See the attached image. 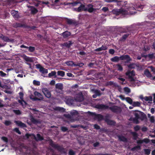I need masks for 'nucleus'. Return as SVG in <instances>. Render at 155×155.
Wrapping results in <instances>:
<instances>
[{
  "mask_svg": "<svg viewBox=\"0 0 155 155\" xmlns=\"http://www.w3.org/2000/svg\"><path fill=\"white\" fill-rule=\"evenodd\" d=\"M49 144L53 148L57 150L61 153L66 154L67 152L65 148L63 147L62 146H60L58 144H55L52 140H49Z\"/></svg>",
  "mask_w": 155,
  "mask_h": 155,
  "instance_id": "nucleus-1",
  "label": "nucleus"
},
{
  "mask_svg": "<svg viewBox=\"0 0 155 155\" xmlns=\"http://www.w3.org/2000/svg\"><path fill=\"white\" fill-rule=\"evenodd\" d=\"M127 60L126 63H128L131 61V59L128 55H124L119 57L115 56L110 59L111 61L113 62H118L120 60Z\"/></svg>",
  "mask_w": 155,
  "mask_h": 155,
  "instance_id": "nucleus-2",
  "label": "nucleus"
},
{
  "mask_svg": "<svg viewBox=\"0 0 155 155\" xmlns=\"http://www.w3.org/2000/svg\"><path fill=\"white\" fill-rule=\"evenodd\" d=\"M69 4H71L72 6H78L79 7L77 8V10L78 12H80L83 11H86L87 9V8H85V5L79 2H76L69 3Z\"/></svg>",
  "mask_w": 155,
  "mask_h": 155,
  "instance_id": "nucleus-3",
  "label": "nucleus"
},
{
  "mask_svg": "<svg viewBox=\"0 0 155 155\" xmlns=\"http://www.w3.org/2000/svg\"><path fill=\"white\" fill-rule=\"evenodd\" d=\"M25 136L28 138L30 137H32L36 141H41L44 140L43 137H42L39 134H37V137L35 135L33 134H25Z\"/></svg>",
  "mask_w": 155,
  "mask_h": 155,
  "instance_id": "nucleus-4",
  "label": "nucleus"
},
{
  "mask_svg": "<svg viewBox=\"0 0 155 155\" xmlns=\"http://www.w3.org/2000/svg\"><path fill=\"white\" fill-rule=\"evenodd\" d=\"M114 14L117 15L120 14L124 15L127 14V12L125 10L121 8L119 9H114L113 11Z\"/></svg>",
  "mask_w": 155,
  "mask_h": 155,
  "instance_id": "nucleus-5",
  "label": "nucleus"
},
{
  "mask_svg": "<svg viewBox=\"0 0 155 155\" xmlns=\"http://www.w3.org/2000/svg\"><path fill=\"white\" fill-rule=\"evenodd\" d=\"M109 117V115L105 116L104 117V120L108 125L111 126L115 125L116 123V122L114 120H110Z\"/></svg>",
  "mask_w": 155,
  "mask_h": 155,
  "instance_id": "nucleus-6",
  "label": "nucleus"
},
{
  "mask_svg": "<svg viewBox=\"0 0 155 155\" xmlns=\"http://www.w3.org/2000/svg\"><path fill=\"white\" fill-rule=\"evenodd\" d=\"M55 91L58 93L60 94L62 93L63 86V84L61 83H58L55 84Z\"/></svg>",
  "mask_w": 155,
  "mask_h": 155,
  "instance_id": "nucleus-7",
  "label": "nucleus"
},
{
  "mask_svg": "<svg viewBox=\"0 0 155 155\" xmlns=\"http://www.w3.org/2000/svg\"><path fill=\"white\" fill-rule=\"evenodd\" d=\"M109 109L112 112L117 114L120 113L121 111L120 107L115 106L109 107Z\"/></svg>",
  "mask_w": 155,
  "mask_h": 155,
  "instance_id": "nucleus-8",
  "label": "nucleus"
},
{
  "mask_svg": "<svg viewBox=\"0 0 155 155\" xmlns=\"http://www.w3.org/2000/svg\"><path fill=\"white\" fill-rule=\"evenodd\" d=\"M139 113H134L135 116V117L143 120L146 117L145 114L143 112H139Z\"/></svg>",
  "mask_w": 155,
  "mask_h": 155,
  "instance_id": "nucleus-9",
  "label": "nucleus"
},
{
  "mask_svg": "<svg viewBox=\"0 0 155 155\" xmlns=\"http://www.w3.org/2000/svg\"><path fill=\"white\" fill-rule=\"evenodd\" d=\"M34 94L35 96H37L38 98L35 97L34 99L35 100L41 101L43 99V95L37 91H35L34 93Z\"/></svg>",
  "mask_w": 155,
  "mask_h": 155,
  "instance_id": "nucleus-10",
  "label": "nucleus"
},
{
  "mask_svg": "<svg viewBox=\"0 0 155 155\" xmlns=\"http://www.w3.org/2000/svg\"><path fill=\"white\" fill-rule=\"evenodd\" d=\"M42 92L45 96L48 98H50L51 96V94L50 91L46 88L42 89Z\"/></svg>",
  "mask_w": 155,
  "mask_h": 155,
  "instance_id": "nucleus-11",
  "label": "nucleus"
},
{
  "mask_svg": "<svg viewBox=\"0 0 155 155\" xmlns=\"http://www.w3.org/2000/svg\"><path fill=\"white\" fill-rule=\"evenodd\" d=\"M75 100L77 101L81 102L84 100V97L82 93H79L76 96Z\"/></svg>",
  "mask_w": 155,
  "mask_h": 155,
  "instance_id": "nucleus-12",
  "label": "nucleus"
},
{
  "mask_svg": "<svg viewBox=\"0 0 155 155\" xmlns=\"http://www.w3.org/2000/svg\"><path fill=\"white\" fill-rule=\"evenodd\" d=\"M0 39L6 42H12V40L10 39L8 37L4 36L2 34H0Z\"/></svg>",
  "mask_w": 155,
  "mask_h": 155,
  "instance_id": "nucleus-13",
  "label": "nucleus"
},
{
  "mask_svg": "<svg viewBox=\"0 0 155 155\" xmlns=\"http://www.w3.org/2000/svg\"><path fill=\"white\" fill-rule=\"evenodd\" d=\"M67 23L69 25H76L78 24L77 22L75 20L70 19L66 18V20Z\"/></svg>",
  "mask_w": 155,
  "mask_h": 155,
  "instance_id": "nucleus-14",
  "label": "nucleus"
},
{
  "mask_svg": "<svg viewBox=\"0 0 155 155\" xmlns=\"http://www.w3.org/2000/svg\"><path fill=\"white\" fill-rule=\"evenodd\" d=\"M87 6L88 8H87L86 11H87L89 13H91L95 11L96 9L93 8V5L92 4H89Z\"/></svg>",
  "mask_w": 155,
  "mask_h": 155,
  "instance_id": "nucleus-15",
  "label": "nucleus"
},
{
  "mask_svg": "<svg viewBox=\"0 0 155 155\" xmlns=\"http://www.w3.org/2000/svg\"><path fill=\"white\" fill-rule=\"evenodd\" d=\"M11 13L15 18L18 19L20 17L18 11L12 10L11 11Z\"/></svg>",
  "mask_w": 155,
  "mask_h": 155,
  "instance_id": "nucleus-16",
  "label": "nucleus"
},
{
  "mask_svg": "<svg viewBox=\"0 0 155 155\" xmlns=\"http://www.w3.org/2000/svg\"><path fill=\"white\" fill-rule=\"evenodd\" d=\"M15 123L18 126H19L21 128L27 127V126L25 124L22 123L21 121L20 120L15 121Z\"/></svg>",
  "mask_w": 155,
  "mask_h": 155,
  "instance_id": "nucleus-17",
  "label": "nucleus"
},
{
  "mask_svg": "<svg viewBox=\"0 0 155 155\" xmlns=\"http://www.w3.org/2000/svg\"><path fill=\"white\" fill-rule=\"evenodd\" d=\"M13 27L15 28H26V26L25 24H22L20 23L16 22L13 24Z\"/></svg>",
  "mask_w": 155,
  "mask_h": 155,
  "instance_id": "nucleus-18",
  "label": "nucleus"
},
{
  "mask_svg": "<svg viewBox=\"0 0 155 155\" xmlns=\"http://www.w3.org/2000/svg\"><path fill=\"white\" fill-rule=\"evenodd\" d=\"M150 141V140L148 139L145 138L143 140H137V143L138 144H142L143 142L147 143Z\"/></svg>",
  "mask_w": 155,
  "mask_h": 155,
  "instance_id": "nucleus-19",
  "label": "nucleus"
},
{
  "mask_svg": "<svg viewBox=\"0 0 155 155\" xmlns=\"http://www.w3.org/2000/svg\"><path fill=\"white\" fill-rule=\"evenodd\" d=\"M23 59L26 62H33V59L32 58L28 57L25 55L23 56Z\"/></svg>",
  "mask_w": 155,
  "mask_h": 155,
  "instance_id": "nucleus-20",
  "label": "nucleus"
},
{
  "mask_svg": "<svg viewBox=\"0 0 155 155\" xmlns=\"http://www.w3.org/2000/svg\"><path fill=\"white\" fill-rule=\"evenodd\" d=\"M96 107L99 109H107L108 108V106L103 104H100L97 105Z\"/></svg>",
  "mask_w": 155,
  "mask_h": 155,
  "instance_id": "nucleus-21",
  "label": "nucleus"
},
{
  "mask_svg": "<svg viewBox=\"0 0 155 155\" xmlns=\"http://www.w3.org/2000/svg\"><path fill=\"white\" fill-rule=\"evenodd\" d=\"M74 43L71 41H69L67 42H65L62 45L63 46L66 47L67 48H69Z\"/></svg>",
  "mask_w": 155,
  "mask_h": 155,
  "instance_id": "nucleus-22",
  "label": "nucleus"
},
{
  "mask_svg": "<svg viewBox=\"0 0 155 155\" xmlns=\"http://www.w3.org/2000/svg\"><path fill=\"white\" fill-rule=\"evenodd\" d=\"M71 35V33L67 31L64 32L61 34V35H62L64 38H66Z\"/></svg>",
  "mask_w": 155,
  "mask_h": 155,
  "instance_id": "nucleus-23",
  "label": "nucleus"
},
{
  "mask_svg": "<svg viewBox=\"0 0 155 155\" xmlns=\"http://www.w3.org/2000/svg\"><path fill=\"white\" fill-rule=\"evenodd\" d=\"M119 140L120 141H123L124 142H126L127 141V139L125 137L121 136L118 135L117 136Z\"/></svg>",
  "mask_w": 155,
  "mask_h": 155,
  "instance_id": "nucleus-24",
  "label": "nucleus"
},
{
  "mask_svg": "<svg viewBox=\"0 0 155 155\" xmlns=\"http://www.w3.org/2000/svg\"><path fill=\"white\" fill-rule=\"evenodd\" d=\"M68 66H80L79 64H75L74 62L72 61H67L65 63Z\"/></svg>",
  "mask_w": 155,
  "mask_h": 155,
  "instance_id": "nucleus-25",
  "label": "nucleus"
},
{
  "mask_svg": "<svg viewBox=\"0 0 155 155\" xmlns=\"http://www.w3.org/2000/svg\"><path fill=\"white\" fill-rule=\"evenodd\" d=\"M30 118L31 121L34 124H37L40 123L39 120L35 119L32 116H30Z\"/></svg>",
  "mask_w": 155,
  "mask_h": 155,
  "instance_id": "nucleus-26",
  "label": "nucleus"
},
{
  "mask_svg": "<svg viewBox=\"0 0 155 155\" xmlns=\"http://www.w3.org/2000/svg\"><path fill=\"white\" fill-rule=\"evenodd\" d=\"M144 74L148 78H150L152 77V74L148 69H146L144 71Z\"/></svg>",
  "mask_w": 155,
  "mask_h": 155,
  "instance_id": "nucleus-27",
  "label": "nucleus"
},
{
  "mask_svg": "<svg viewBox=\"0 0 155 155\" xmlns=\"http://www.w3.org/2000/svg\"><path fill=\"white\" fill-rule=\"evenodd\" d=\"M95 117L99 120H104V117L101 114H97L96 115Z\"/></svg>",
  "mask_w": 155,
  "mask_h": 155,
  "instance_id": "nucleus-28",
  "label": "nucleus"
},
{
  "mask_svg": "<svg viewBox=\"0 0 155 155\" xmlns=\"http://www.w3.org/2000/svg\"><path fill=\"white\" fill-rule=\"evenodd\" d=\"M144 100L146 101H152V97L151 96H145L143 98Z\"/></svg>",
  "mask_w": 155,
  "mask_h": 155,
  "instance_id": "nucleus-29",
  "label": "nucleus"
},
{
  "mask_svg": "<svg viewBox=\"0 0 155 155\" xmlns=\"http://www.w3.org/2000/svg\"><path fill=\"white\" fill-rule=\"evenodd\" d=\"M129 34L128 33H126L122 37L120 38V41H123L125 40L126 38L129 36Z\"/></svg>",
  "mask_w": 155,
  "mask_h": 155,
  "instance_id": "nucleus-30",
  "label": "nucleus"
},
{
  "mask_svg": "<svg viewBox=\"0 0 155 155\" xmlns=\"http://www.w3.org/2000/svg\"><path fill=\"white\" fill-rule=\"evenodd\" d=\"M70 114L73 118L74 116H77L78 115V113L76 110H73L70 112Z\"/></svg>",
  "mask_w": 155,
  "mask_h": 155,
  "instance_id": "nucleus-31",
  "label": "nucleus"
},
{
  "mask_svg": "<svg viewBox=\"0 0 155 155\" xmlns=\"http://www.w3.org/2000/svg\"><path fill=\"white\" fill-rule=\"evenodd\" d=\"M40 71L43 74H47L48 73V70L47 69H45L43 67L40 69Z\"/></svg>",
  "mask_w": 155,
  "mask_h": 155,
  "instance_id": "nucleus-32",
  "label": "nucleus"
},
{
  "mask_svg": "<svg viewBox=\"0 0 155 155\" xmlns=\"http://www.w3.org/2000/svg\"><path fill=\"white\" fill-rule=\"evenodd\" d=\"M57 74L58 76L64 77L65 75V72L63 71H58L57 72Z\"/></svg>",
  "mask_w": 155,
  "mask_h": 155,
  "instance_id": "nucleus-33",
  "label": "nucleus"
},
{
  "mask_svg": "<svg viewBox=\"0 0 155 155\" xmlns=\"http://www.w3.org/2000/svg\"><path fill=\"white\" fill-rule=\"evenodd\" d=\"M56 72L55 71H52L48 74V77L51 78L52 76H54L55 77L56 76Z\"/></svg>",
  "mask_w": 155,
  "mask_h": 155,
  "instance_id": "nucleus-34",
  "label": "nucleus"
},
{
  "mask_svg": "<svg viewBox=\"0 0 155 155\" xmlns=\"http://www.w3.org/2000/svg\"><path fill=\"white\" fill-rule=\"evenodd\" d=\"M148 57L150 59H155V53L148 54Z\"/></svg>",
  "mask_w": 155,
  "mask_h": 155,
  "instance_id": "nucleus-35",
  "label": "nucleus"
},
{
  "mask_svg": "<svg viewBox=\"0 0 155 155\" xmlns=\"http://www.w3.org/2000/svg\"><path fill=\"white\" fill-rule=\"evenodd\" d=\"M27 49H28V51L31 52H34L35 50V47L32 46L28 47V48Z\"/></svg>",
  "mask_w": 155,
  "mask_h": 155,
  "instance_id": "nucleus-36",
  "label": "nucleus"
},
{
  "mask_svg": "<svg viewBox=\"0 0 155 155\" xmlns=\"http://www.w3.org/2000/svg\"><path fill=\"white\" fill-rule=\"evenodd\" d=\"M145 154L146 155H149L150 153L151 150L149 149H144Z\"/></svg>",
  "mask_w": 155,
  "mask_h": 155,
  "instance_id": "nucleus-37",
  "label": "nucleus"
},
{
  "mask_svg": "<svg viewBox=\"0 0 155 155\" xmlns=\"http://www.w3.org/2000/svg\"><path fill=\"white\" fill-rule=\"evenodd\" d=\"M38 12V10L35 8H33L31 10V13L32 14H35Z\"/></svg>",
  "mask_w": 155,
  "mask_h": 155,
  "instance_id": "nucleus-38",
  "label": "nucleus"
},
{
  "mask_svg": "<svg viewBox=\"0 0 155 155\" xmlns=\"http://www.w3.org/2000/svg\"><path fill=\"white\" fill-rule=\"evenodd\" d=\"M132 134L133 136V139L136 140L138 137V134L135 132H133L132 133Z\"/></svg>",
  "mask_w": 155,
  "mask_h": 155,
  "instance_id": "nucleus-39",
  "label": "nucleus"
},
{
  "mask_svg": "<svg viewBox=\"0 0 155 155\" xmlns=\"http://www.w3.org/2000/svg\"><path fill=\"white\" fill-rule=\"evenodd\" d=\"M126 101L130 104H132L133 103L132 100L129 97H127L125 98Z\"/></svg>",
  "mask_w": 155,
  "mask_h": 155,
  "instance_id": "nucleus-40",
  "label": "nucleus"
},
{
  "mask_svg": "<svg viewBox=\"0 0 155 155\" xmlns=\"http://www.w3.org/2000/svg\"><path fill=\"white\" fill-rule=\"evenodd\" d=\"M133 106L139 107L140 105V103L139 102H133Z\"/></svg>",
  "mask_w": 155,
  "mask_h": 155,
  "instance_id": "nucleus-41",
  "label": "nucleus"
},
{
  "mask_svg": "<svg viewBox=\"0 0 155 155\" xmlns=\"http://www.w3.org/2000/svg\"><path fill=\"white\" fill-rule=\"evenodd\" d=\"M64 116L66 118L71 120L74 121V120L72 119L73 117H72V116L71 115V114H65L64 115Z\"/></svg>",
  "mask_w": 155,
  "mask_h": 155,
  "instance_id": "nucleus-42",
  "label": "nucleus"
},
{
  "mask_svg": "<svg viewBox=\"0 0 155 155\" xmlns=\"http://www.w3.org/2000/svg\"><path fill=\"white\" fill-rule=\"evenodd\" d=\"M116 66H117V68L118 70L120 71H122L123 70V68L122 66L119 64H117L116 65Z\"/></svg>",
  "mask_w": 155,
  "mask_h": 155,
  "instance_id": "nucleus-43",
  "label": "nucleus"
},
{
  "mask_svg": "<svg viewBox=\"0 0 155 155\" xmlns=\"http://www.w3.org/2000/svg\"><path fill=\"white\" fill-rule=\"evenodd\" d=\"M13 111L16 115H19L21 114L20 110H14Z\"/></svg>",
  "mask_w": 155,
  "mask_h": 155,
  "instance_id": "nucleus-44",
  "label": "nucleus"
},
{
  "mask_svg": "<svg viewBox=\"0 0 155 155\" xmlns=\"http://www.w3.org/2000/svg\"><path fill=\"white\" fill-rule=\"evenodd\" d=\"M128 67L129 69H134L135 68L134 63H132L128 65Z\"/></svg>",
  "mask_w": 155,
  "mask_h": 155,
  "instance_id": "nucleus-45",
  "label": "nucleus"
},
{
  "mask_svg": "<svg viewBox=\"0 0 155 155\" xmlns=\"http://www.w3.org/2000/svg\"><path fill=\"white\" fill-rule=\"evenodd\" d=\"M33 84L36 86H39L40 85V82L34 80L33 81Z\"/></svg>",
  "mask_w": 155,
  "mask_h": 155,
  "instance_id": "nucleus-46",
  "label": "nucleus"
},
{
  "mask_svg": "<svg viewBox=\"0 0 155 155\" xmlns=\"http://www.w3.org/2000/svg\"><path fill=\"white\" fill-rule=\"evenodd\" d=\"M56 110L61 111H64L65 109L63 107H57L56 108Z\"/></svg>",
  "mask_w": 155,
  "mask_h": 155,
  "instance_id": "nucleus-47",
  "label": "nucleus"
},
{
  "mask_svg": "<svg viewBox=\"0 0 155 155\" xmlns=\"http://www.w3.org/2000/svg\"><path fill=\"white\" fill-rule=\"evenodd\" d=\"M118 79L122 81V82H120V83L122 84H126L125 83H124V82L125 81V79L119 77L118 78Z\"/></svg>",
  "mask_w": 155,
  "mask_h": 155,
  "instance_id": "nucleus-48",
  "label": "nucleus"
},
{
  "mask_svg": "<svg viewBox=\"0 0 155 155\" xmlns=\"http://www.w3.org/2000/svg\"><path fill=\"white\" fill-rule=\"evenodd\" d=\"M124 91L128 94L130 92V89L128 87H125L124 88Z\"/></svg>",
  "mask_w": 155,
  "mask_h": 155,
  "instance_id": "nucleus-49",
  "label": "nucleus"
},
{
  "mask_svg": "<svg viewBox=\"0 0 155 155\" xmlns=\"http://www.w3.org/2000/svg\"><path fill=\"white\" fill-rule=\"evenodd\" d=\"M12 123L10 121L7 120L5 121L4 123L5 125L6 126H8L10 125Z\"/></svg>",
  "mask_w": 155,
  "mask_h": 155,
  "instance_id": "nucleus-50",
  "label": "nucleus"
},
{
  "mask_svg": "<svg viewBox=\"0 0 155 155\" xmlns=\"http://www.w3.org/2000/svg\"><path fill=\"white\" fill-rule=\"evenodd\" d=\"M14 131H15L16 133L18 134H21V132L19 130V129L18 128H15L14 129Z\"/></svg>",
  "mask_w": 155,
  "mask_h": 155,
  "instance_id": "nucleus-51",
  "label": "nucleus"
},
{
  "mask_svg": "<svg viewBox=\"0 0 155 155\" xmlns=\"http://www.w3.org/2000/svg\"><path fill=\"white\" fill-rule=\"evenodd\" d=\"M1 139L3 141L5 142L6 143H7L8 142V138L5 137H1Z\"/></svg>",
  "mask_w": 155,
  "mask_h": 155,
  "instance_id": "nucleus-52",
  "label": "nucleus"
},
{
  "mask_svg": "<svg viewBox=\"0 0 155 155\" xmlns=\"http://www.w3.org/2000/svg\"><path fill=\"white\" fill-rule=\"evenodd\" d=\"M95 93L97 96H99L101 95L100 91L99 90H95Z\"/></svg>",
  "mask_w": 155,
  "mask_h": 155,
  "instance_id": "nucleus-53",
  "label": "nucleus"
},
{
  "mask_svg": "<svg viewBox=\"0 0 155 155\" xmlns=\"http://www.w3.org/2000/svg\"><path fill=\"white\" fill-rule=\"evenodd\" d=\"M139 119L137 118L134 117L133 118V121L134 123H135L136 124H138L139 123V122L138 120Z\"/></svg>",
  "mask_w": 155,
  "mask_h": 155,
  "instance_id": "nucleus-54",
  "label": "nucleus"
},
{
  "mask_svg": "<svg viewBox=\"0 0 155 155\" xmlns=\"http://www.w3.org/2000/svg\"><path fill=\"white\" fill-rule=\"evenodd\" d=\"M69 155H75V152L72 150H70L69 152Z\"/></svg>",
  "mask_w": 155,
  "mask_h": 155,
  "instance_id": "nucleus-55",
  "label": "nucleus"
},
{
  "mask_svg": "<svg viewBox=\"0 0 155 155\" xmlns=\"http://www.w3.org/2000/svg\"><path fill=\"white\" fill-rule=\"evenodd\" d=\"M61 130L64 132L67 131L68 130V128L66 127H61Z\"/></svg>",
  "mask_w": 155,
  "mask_h": 155,
  "instance_id": "nucleus-56",
  "label": "nucleus"
},
{
  "mask_svg": "<svg viewBox=\"0 0 155 155\" xmlns=\"http://www.w3.org/2000/svg\"><path fill=\"white\" fill-rule=\"evenodd\" d=\"M140 127L138 125H136L134 127V129L135 131H137L140 129Z\"/></svg>",
  "mask_w": 155,
  "mask_h": 155,
  "instance_id": "nucleus-57",
  "label": "nucleus"
},
{
  "mask_svg": "<svg viewBox=\"0 0 155 155\" xmlns=\"http://www.w3.org/2000/svg\"><path fill=\"white\" fill-rule=\"evenodd\" d=\"M115 50L114 49H110L109 51V53L111 54H113L115 53Z\"/></svg>",
  "mask_w": 155,
  "mask_h": 155,
  "instance_id": "nucleus-58",
  "label": "nucleus"
},
{
  "mask_svg": "<svg viewBox=\"0 0 155 155\" xmlns=\"http://www.w3.org/2000/svg\"><path fill=\"white\" fill-rule=\"evenodd\" d=\"M1 87L3 88H5L7 89H9V87L7 86L6 85H2V84L1 85V86H0Z\"/></svg>",
  "mask_w": 155,
  "mask_h": 155,
  "instance_id": "nucleus-59",
  "label": "nucleus"
},
{
  "mask_svg": "<svg viewBox=\"0 0 155 155\" xmlns=\"http://www.w3.org/2000/svg\"><path fill=\"white\" fill-rule=\"evenodd\" d=\"M6 75V73L3 72L2 71H0V76L3 77H5Z\"/></svg>",
  "mask_w": 155,
  "mask_h": 155,
  "instance_id": "nucleus-60",
  "label": "nucleus"
},
{
  "mask_svg": "<svg viewBox=\"0 0 155 155\" xmlns=\"http://www.w3.org/2000/svg\"><path fill=\"white\" fill-rule=\"evenodd\" d=\"M122 1H118L117 0V2H116L117 3V5L118 6H122V5H121V3L122 2Z\"/></svg>",
  "mask_w": 155,
  "mask_h": 155,
  "instance_id": "nucleus-61",
  "label": "nucleus"
},
{
  "mask_svg": "<svg viewBox=\"0 0 155 155\" xmlns=\"http://www.w3.org/2000/svg\"><path fill=\"white\" fill-rule=\"evenodd\" d=\"M35 66H36V68H37L39 69V71L40 70V69H41V68L43 67L39 64H36Z\"/></svg>",
  "mask_w": 155,
  "mask_h": 155,
  "instance_id": "nucleus-62",
  "label": "nucleus"
},
{
  "mask_svg": "<svg viewBox=\"0 0 155 155\" xmlns=\"http://www.w3.org/2000/svg\"><path fill=\"white\" fill-rule=\"evenodd\" d=\"M92 155H112V154H108V153L104 154V153H99L94 154H92Z\"/></svg>",
  "mask_w": 155,
  "mask_h": 155,
  "instance_id": "nucleus-63",
  "label": "nucleus"
},
{
  "mask_svg": "<svg viewBox=\"0 0 155 155\" xmlns=\"http://www.w3.org/2000/svg\"><path fill=\"white\" fill-rule=\"evenodd\" d=\"M94 128L97 130H99L100 128V127L98 125L96 124L94 125Z\"/></svg>",
  "mask_w": 155,
  "mask_h": 155,
  "instance_id": "nucleus-64",
  "label": "nucleus"
}]
</instances>
